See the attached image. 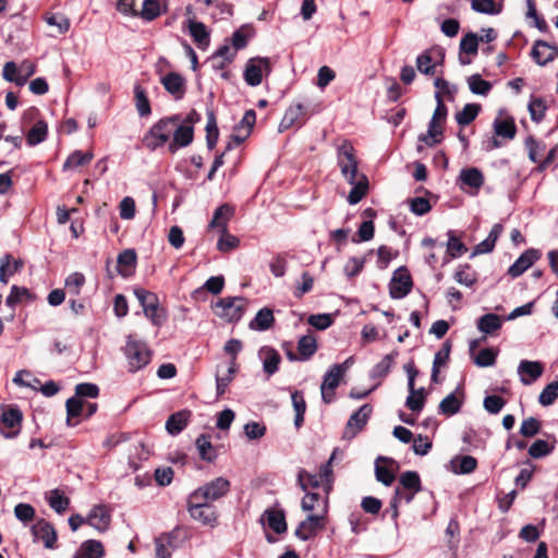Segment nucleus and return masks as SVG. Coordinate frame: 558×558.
I'll use <instances>...</instances> for the list:
<instances>
[{"instance_id":"nucleus-17","label":"nucleus","mask_w":558,"mask_h":558,"mask_svg":"<svg viewBox=\"0 0 558 558\" xmlns=\"http://www.w3.org/2000/svg\"><path fill=\"white\" fill-rule=\"evenodd\" d=\"M137 263V255L135 250L126 248L122 251L117 258V269L119 275L124 278H128L134 274L135 267Z\"/></svg>"},{"instance_id":"nucleus-52","label":"nucleus","mask_w":558,"mask_h":558,"mask_svg":"<svg viewBox=\"0 0 558 558\" xmlns=\"http://www.w3.org/2000/svg\"><path fill=\"white\" fill-rule=\"evenodd\" d=\"M325 482L319 477L318 474H311L305 470L301 469L298 473V484L302 490L306 492L307 487L313 488L319 487Z\"/></svg>"},{"instance_id":"nucleus-59","label":"nucleus","mask_w":558,"mask_h":558,"mask_svg":"<svg viewBox=\"0 0 558 558\" xmlns=\"http://www.w3.org/2000/svg\"><path fill=\"white\" fill-rule=\"evenodd\" d=\"M134 295L136 296L137 301L143 307V311H145L146 308L151 310L153 305H159V300L157 295L143 288L134 289Z\"/></svg>"},{"instance_id":"nucleus-37","label":"nucleus","mask_w":558,"mask_h":558,"mask_svg":"<svg viewBox=\"0 0 558 558\" xmlns=\"http://www.w3.org/2000/svg\"><path fill=\"white\" fill-rule=\"evenodd\" d=\"M298 351L300 360H308L317 351L316 339L311 335L302 336L298 341Z\"/></svg>"},{"instance_id":"nucleus-34","label":"nucleus","mask_w":558,"mask_h":558,"mask_svg":"<svg viewBox=\"0 0 558 558\" xmlns=\"http://www.w3.org/2000/svg\"><path fill=\"white\" fill-rule=\"evenodd\" d=\"M398 356V352H391L386 354L380 362H378L369 373V377L372 379H381L386 377L395 362V359Z\"/></svg>"},{"instance_id":"nucleus-41","label":"nucleus","mask_w":558,"mask_h":558,"mask_svg":"<svg viewBox=\"0 0 558 558\" xmlns=\"http://www.w3.org/2000/svg\"><path fill=\"white\" fill-rule=\"evenodd\" d=\"M47 501L49 506L59 514L63 513L70 505V499L65 497L64 494L59 489L50 490L47 497Z\"/></svg>"},{"instance_id":"nucleus-60","label":"nucleus","mask_w":558,"mask_h":558,"mask_svg":"<svg viewBox=\"0 0 558 558\" xmlns=\"http://www.w3.org/2000/svg\"><path fill=\"white\" fill-rule=\"evenodd\" d=\"M558 399V380L549 383L539 393L538 402L543 407L551 405Z\"/></svg>"},{"instance_id":"nucleus-45","label":"nucleus","mask_w":558,"mask_h":558,"mask_svg":"<svg viewBox=\"0 0 558 558\" xmlns=\"http://www.w3.org/2000/svg\"><path fill=\"white\" fill-rule=\"evenodd\" d=\"M480 110V105L466 104L461 111L456 113L457 123L462 126L470 124L472 121L475 120Z\"/></svg>"},{"instance_id":"nucleus-50","label":"nucleus","mask_w":558,"mask_h":558,"mask_svg":"<svg viewBox=\"0 0 558 558\" xmlns=\"http://www.w3.org/2000/svg\"><path fill=\"white\" fill-rule=\"evenodd\" d=\"M381 461H391L384 457H378L375 463V475L376 480L383 483L385 486H390L395 481V474L386 466L381 465Z\"/></svg>"},{"instance_id":"nucleus-58","label":"nucleus","mask_w":558,"mask_h":558,"mask_svg":"<svg viewBox=\"0 0 558 558\" xmlns=\"http://www.w3.org/2000/svg\"><path fill=\"white\" fill-rule=\"evenodd\" d=\"M171 534H163L155 538L156 558H171Z\"/></svg>"},{"instance_id":"nucleus-11","label":"nucleus","mask_w":558,"mask_h":558,"mask_svg":"<svg viewBox=\"0 0 558 558\" xmlns=\"http://www.w3.org/2000/svg\"><path fill=\"white\" fill-rule=\"evenodd\" d=\"M324 529V517L318 514H310L296 527L294 534L302 541L314 537L318 531Z\"/></svg>"},{"instance_id":"nucleus-36","label":"nucleus","mask_w":558,"mask_h":558,"mask_svg":"<svg viewBox=\"0 0 558 558\" xmlns=\"http://www.w3.org/2000/svg\"><path fill=\"white\" fill-rule=\"evenodd\" d=\"M292 405L295 411L294 426L300 429L304 422V414L306 411V402L301 391H293L291 393Z\"/></svg>"},{"instance_id":"nucleus-18","label":"nucleus","mask_w":558,"mask_h":558,"mask_svg":"<svg viewBox=\"0 0 558 558\" xmlns=\"http://www.w3.org/2000/svg\"><path fill=\"white\" fill-rule=\"evenodd\" d=\"M408 390L409 396L405 400V407L412 412L420 413L423 410L426 401L425 389H415V384H413V376H411L408 380Z\"/></svg>"},{"instance_id":"nucleus-35","label":"nucleus","mask_w":558,"mask_h":558,"mask_svg":"<svg viewBox=\"0 0 558 558\" xmlns=\"http://www.w3.org/2000/svg\"><path fill=\"white\" fill-rule=\"evenodd\" d=\"M94 155L90 151L83 153L81 150H74L64 161L62 166L63 171H68L77 167L88 165Z\"/></svg>"},{"instance_id":"nucleus-15","label":"nucleus","mask_w":558,"mask_h":558,"mask_svg":"<svg viewBox=\"0 0 558 558\" xmlns=\"http://www.w3.org/2000/svg\"><path fill=\"white\" fill-rule=\"evenodd\" d=\"M161 84L174 99L180 100L184 97L186 90L185 80L181 74L170 72L161 77Z\"/></svg>"},{"instance_id":"nucleus-39","label":"nucleus","mask_w":558,"mask_h":558,"mask_svg":"<svg viewBox=\"0 0 558 558\" xmlns=\"http://www.w3.org/2000/svg\"><path fill=\"white\" fill-rule=\"evenodd\" d=\"M501 320L496 314H485L481 316L477 320V328L480 331L490 335L494 331L500 329Z\"/></svg>"},{"instance_id":"nucleus-14","label":"nucleus","mask_w":558,"mask_h":558,"mask_svg":"<svg viewBox=\"0 0 558 558\" xmlns=\"http://www.w3.org/2000/svg\"><path fill=\"white\" fill-rule=\"evenodd\" d=\"M531 56L539 65H545L558 56V48L544 40H536L533 45Z\"/></svg>"},{"instance_id":"nucleus-54","label":"nucleus","mask_w":558,"mask_h":558,"mask_svg":"<svg viewBox=\"0 0 558 558\" xmlns=\"http://www.w3.org/2000/svg\"><path fill=\"white\" fill-rule=\"evenodd\" d=\"M338 454H342V452L335 448L328 461L320 466L319 477L326 483V490L328 492L331 488L332 482V462L337 459Z\"/></svg>"},{"instance_id":"nucleus-55","label":"nucleus","mask_w":558,"mask_h":558,"mask_svg":"<svg viewBox=\"0 0 558 558\" xmlns=\"http://www.w3.org/2000/svg\"><path fill=\"white\" fill-rule=\"evenodd\" d=\"M454 280L465 287H472L476 282V275L471 270V266L465 264L458 267Z\"/></svg>"},{"instance_id":"nucleus-21","label":"nucleus","mask_w":558,"mask_h":558,"mask_svg":"<svg viewBox=\"0 0 558 558\" xmlns=\"http://www.w3.org/2000/svg\"><path fill=\"white\" fill-rule=\"evenodd\" d=\"M543 365L537 361L523 360L520 362L518 373L521 375V381L524 385H530L543 374Z\"/></svg>"},{"instance_id":"nucleus-56","label":"nucleus","mask_w":558,"mask_h":558,"mask_svg":"<svg viewBox=\"0 0 558 558\" xmlns=\"http://www.w3.org/2000/svg\"><path fill=\"white\" fill-rule=\"evenodd\" d=\"M161 13V7L158 0H144L142 10L138 12L142 19L153 21Z\"/></svg>"},{"instance_id":"nucleus-16","label":"nucleus","mask_w":558,"mask_h":558,"mask_svg":"<svg viewBox=\"0 0 558 558\" xmlns=\"http://www.w3.org/2000/svg\"><path fill=\"white\" fill-rule=\"evenodd\" d=\"M189 513L194 520H197L205 525L215 526L217 524V511L210 502L189 507Z\"/></svg>"},{"instance_id":"nucleus-12","label":"nucleus","mask_w":558,"mask_h":558,"mask_svg":"<svg viewBox=\"0 0 558 558\" xmlns=\"http://www.w3.org/2000/svg\"><path fill=\"white\" fill-rule=\"evenodd\" d=\"M36 539H41L46 548H53L57 542V531L53 525L46 520H38L31 529Z\"/></svg>"},{"instance_id":"nucleus-29","label":"nucleus","mask_w":558,"mask_h":558,"mask_svg":"<svg viewBox=\"0 0 558 558\" xmlns=\"http://www.w3.org/2000/svg\"><path fill=\"white\" fill-rule=\"evenodd\" d=\"M199 458L206 462H214L217 459V451L210 441V436L202 434L195 440Z\"/></svg>"},{"instance_id":"nucleus-33","label":"nucleus","mask_w":558,"mask_h":558,"mask_svg":"<svg viewBox=\"0 0 558 558\" xmlns=\"http://www.w3.org/2000/svg\"><path fill=\"white\" fill-rule=\"evenodd\" d=\"M274 322L272 311L268 307H264L257 312L254 319L250 323V328L264 331L269 329L274 325Z\"/></svg>"},{"instance_id":"nucleus-64","label":"nucleus","mask_w":558,"mask_h":558,"mask_svg":"<svg viewBox=\"0 0 558 558\" xmlns=\"http://www.w3.org/2000/svg\"><path fill=\"white\" fill-rule=\"evenodd\" d=\"M412 214L416 216H424L432 210V205L425 197H413L408 201Z\"/></svg>"},{"instance_id":"nucleus-23","label":"nucleus","mask_w":558,"mask_h":558,"mask_svg":"<svg viewBox=\"0 0 558 558\" xmlns=\"http://www.w3.org/2000/svg\"><path fill=\"white\" fill-rule=\"evenodd\" d=\"M262 520H266L268 526L277 534H282L287 531L284 512L280 509L265 510Z\"/></svg>"},{"instance_id":"nucleus-8","label":"nucleus","mask_w":558,"mask_h":558,"mask_svg":"<svg viewBox=\"0 0 558 558\" xmlns=\"http://www.w3.org/2000/svg\"><path fill=\"white\" fill-rule=\"evenodd\" d=\"M23 414L19 408H9L0 416V433L5 438H14L21 429Z\"/></svg>"},{"instance_id":"nucleus-40","label":"nucleus","mask_w":558,"mask_h":558,"mask_svg":"<svg viewBox=\"0 0 558 558\" xmlns=\"http://www.w3.org/2000/svg\"><path fill=\"white\" fill-rule=\"evenodd\" d=\"M471 9L477 13L497 15L501 12L502 5L497 4L495 0H472Z\"/></svg>"},{"instance_id":"nucleus-24","label":"nucleus","mask_w":558,"mask_h":558,"mask_svg":"<svg viewBox=\"0 0 558 558\" xmlns=\"http://www.w3.org/2000/svg\"><path fill=\"white\" fill-rule=\"evenodd\" d=\"M305 114V108L301 104L290 106L279 123V132H284L295 124L300 123L301 118Z\"/></svg>"},{"instance_id":"nucleus-38","label":"nucleus","mask_w":558,"mask_h":558,"mask_svg":"<svg viewBox=\"0 0 558 558\" xmlns=\"http://www.w3.org/2000/svg\"><path fill=\"white\" fill-rule=\"evenodd\" d=\"M171 136L175 143H179L181 147L189 146L194 138V129L191 125L177 124L173 128Z\"/></svg>"},{"instance_id":"nucleus-62","label":"nucleus","mask_w":558,"mask_h":558,"mask_svg":"<svg viewBox=\"0 0 558 558\" xmlns=\"http://www.w3.org/2000/svg\"><path fill=\"white\" fill-rule=\"evenodd\" d=\"M416 68L418 72L425 75H434L436 64L433 62L429 51H424L416 58Z\"/></svg>"},{"instance_id":"nucleus-53","label":"nucleus","mask_w":558,"mask_h":558,"mask_svg":"<svg viewBox=\"0 0 558 558\" xmlns=\"http://www.w3.org/2000/svg\"><path fill=\"white\" fill-rule=\"evenodd\" d=\"M527 109L532 121L539 123L545 117L547 107L542 98L532 97L529 101Z\"/></svg>"},{"instance_id":"nucleus-1","label":"nucleus","mask_w":558,"mask_h":558,"mask_svg":"<svg viewBox=\"0 0 558 558\" xmlns=\"http://www.w3.org/2000/svg\"><path fill=\"white\" fill-rule=\"evenodd\" d=\"M179 122H181V117L179 114L162 118L157 121L144 135V146L151 151L162 147L169 142L173 128Z\"/></svg>"},{"instance_id":"nucleus-25","label":"nucleus","mask_w":558,"mask_h":558,"mask_svg":"<svg viewBox=\"0 0 558 558\" xmlns=\"http://www.w3.org/2000/svg\"><path fill=\"white\" fill-rule=\"evenodd\" d=\"M189 31L199 49H206L209 46V32L204 23L189 20Z\"/></svg>"},{"instance_id":"nucleus-48","label":"nucleus","mask_w":558,"mask_h":558,"mask_svg":"<svg viewBox=\"0 0 558 558\" xmlns=\"http://www.w3.org/2000/svg\"><path fill=\"white\" fill-rule=\"evenodd\" d=\"M66 424L73 426L71 420L81 416L85 411V402L76 397H71L66 400Z\"/></svg>"},{"instance_id":"nucleus-5","label":"nucleus","mask_w":558,"mask_h":558,"mask_svg":"<svg viewBox=\"0 0 558 558\" xmlns=\"http://www.w3.org/2000/svg\"><path fill=\"white\" fill-rule=\"evenodd\" d=\"M231 483L226 477L219 476L196 489L195 498L203 497L211 504L230 492Z\"/></svg>"},{"instance_id":"nucleus-13","label":"nucleus","mask_w":558,"mask_h":558,"mask_svg":"<svg viewBox=\"0 0 558 558\" xmlns=\"http://www.w3.org/2000/svg\"><path fill=\"white\" fill-rule=\"evenodd\" d=\"M342 377L343 376L338 371H335L333 366L325 373L320 385L322 399L325 403L332 402L335 390L339 386Z\"/></svg>"},{"instance_id":"nucleus-19","label":"nucleus","mask_w":558,"mask_h":558,"mask_svg":"<svg viewBox=\"0 0 558 558\" xmlns=\"http://www.w3.org/2000/svg\"><path fill=\"white\" fill-rule=\"evenodd\" d=\"M110 521V514L104 506H95L86 517V523L99 532L107 531Z\"/></svg>"},{"instance_id":"nucleus-4","label":"nucleus","mask_w":558,"mask_h":558,"mask_svg":"<svg viewBox=\"0 0 558 558\" xmlns=\"http://www.w3.org/2000/svg\"><path fill=\"white\" fill-rule=\"evenodd\" d=\"M245 307V299L240 296H227L215 304V313L227 322L241 319Z\"/></svg>"},{"instance_id":"nucleus-63","label":"nucleus","mask_w":558,"mask_h":558,"mask_svg":"<svg viewBox=\"0 0 558 558\" xmlns=\"http://www.w3.org/2000/svg\"><path fill=\"white\" fill-rule=\"evenodd\" d=\"M497 357V351L486 348L478 352V354L473 359V362L478 367H489L495 365Z\"/></svg>"},{"instance_id":"nucleus-61","label":"nucleus","mask_w":558,"mask_h":558,"mask_svg":"<svg viewBox=\"0 0 558 558\" xmlns=\"http://www.w3.org/2000/svg\"><path fill=\"white\" fill-rule=\"evenodd\" d=\"M251 37V29L247 26H241L236 29L231 37V44L235 51L241 50L247 46Z\"/></svg>"},{"instance_id":"nucleus-47","label":"nucleus","mask_w":558,"mask_h":558,"mask_svg":"<svg viewBox=\"0 0 558 558\" xmlns=\"http://www.w3.org/2000/svg\"><path fill=\"white\" fill-rule=\"evenodd\" d=\"M448 241L446 243L447 246V253L450 255L451 258H458L464 253H466L468 248L464 245V243L456 236L454 232L452 230H449L447 232Z\"/></svg>"},{"instance_id":"nucleus-28","label":"nucleus","mask_w":558,"mask_h":558,"mask_svg":"<svg viewBox=\"0 0 558 558\" xmlns=\"http://www.w3.org/2000/svg\"><path fill=\"white\" fill-rule=\"evenodd\" d=\"M450 352H451V342L449 340H446L442 343L441 349L438 352H436V354L434 356L432 376H430V379L433 383L437 384L439 381L438 376H439L440 367L446 365L447 362L449 361Z\"/></svg>"},{"instance_id":"nucleus-22","label":"nucleus","mask_w":558,"mask_h":558,"mask_svg":"<svg viewBox=\"0 0 558 558\" xmlns=\"http://www.w3.org/2000/svg\"><path fill=\"white\" fill-rule=\"evenodd\" d=\"M234 215V207L230 204L220 205L214 213L213 219L209 222V228L218 229L219 232H225L227 229L228 221Z\"/></svg>"},{"instance_id":"nucleus-27","label":"nucleus","mask_w":558,"mask_h":558,"mask_svg":"<svg viewBox=\"0 0 558 558\" xmlns=\"http://www.w3.org/2000/svg\"><path fill=\"white\" fill-rule=\"evenodd\" d=\"M105 555L101 542L87 539L81 544L73 558H102Z\"/></svg>"},{"instance_id":"nucleus-20","label":"nucleus","mask_w":558,"mask_h":558,"mask_svg":"<svg viewBox=\"0 0 558 558\" xmlns=\"http://www.w3.org/2000/svg\"><path fill=\"white\" fill-rule=\"evenodd\" d=\"M192 412L190 410H181L171 414L166 422V430L171 436L179 435L189 424Z\"/></svg>"},{"instance_id":"nucleus-6","label":"nucleus","mask_w":558,"mask_h":558,"mask_svg":"<svg viewBox=\"0 0 558 558\" xmlns=\"http://www.w3.org/2000/svg\"><path fill=\"white\" fill-rule=\"evenodd\" d=\"M263 72L267 74L270 72V61L265 57L251 58L244 70V81L247 85L255 87L263 81Z\"/></svg>"},{"instance_id":"nucleus-43","label":"nucleus","mask_w":558,"mask_h":558,"mask_svg":"<svg viewBox=\"0 0 558 558\" xmlns=\"http://www.w3.org/2000/svg\"><path fill=\"white\" fill-rule=\"evenodd\" d=\"M134 97H135V106H136L138 114L141 117L149 116L151 112V109H150V104H149L148 97L146 95L145 89L138 84H136L134 86Z\"/></svg>"},{"instance_id":"nucleus-2","label":"nucleus","mask_w":558,"mask_h":558,"mask_svg":"<svg viewBox=\"0 0 558 558\" xmlns=\"http://www.w3.org/2000/svg\"><path fill=\"white\" fill-rule=\"evenodd\" d=\"M124 354L132 373L142 369L150 362V351L146 343L134 339L132 335L128 337Z\"/></svg>"},{"instance_id":"nucleus-26","label":"nucleus","mask_w":558,"mask_h":558,"mask_svg":"<svg viewBox=\"0 0 558 558\" xmlns=\"http://www.w3.org/2000/svg\"><path fill=\"white\" fill-rule=\"evenodd\" d=\"M259 355L263 357V369L268 375H274L278 368L281 361L280 354L270 347H264L259 351Z\"/></svg>"},{"instance_id":"nucleus-46","label":"nucleus","mask_w":558,"mask_h":558,"mask_svg":"<svg viewBox=\"0 0 558 558\" xmlns=\"http://www.w3.org/2000/svg\"><path fill=\"white\" fill-rule=\"evenodd\" d=\"M399 485L403 489L414 493H418L422 489L420 475L415 471H407L402 473L399 477Z\"/></svg>"},{"instance_id":"nucleus-3","label":"nucleus","mask_w":558,"mask_h":558,"mask_svg":"<svg viewBox=\"0 0 558 558\" xmlns=\"http://www.w3.org/2000/svg\"><path fill=\"white\" fill-rule=\"evenodd\" d=\"M337 160L341 174L345 178L348 183H353L352 181L360 174L357 172L355 149L350 142L344 141L338 147Z\"/></svg>"},{"instance_id":"nucleus-44","label":"nucleus","mask_w":558,"mask_h":558,"mask_svg":"<svg viewBox=\"0 0 558 558\" xmlns=\"http://www.w3.org/2000/svg\"><path fill=\"white\" fill-rule=\"evenodd\" d=\"M462 407V401L459 400L454 392L452 393H449L447 397H445L440 403H439V413L446 415V416H451V415H454L456 413H458L460 411Z\"/></svg>"},{"instance_id":"nucleus-31","label":"nucleus","mask_w":558,"mask_h":558,"mask_svg":"<svg viewBox=\"0 0 558 558\" xmlns=\"http://www.w3.org/2000/svg\"><path fill=\"white\" fill-rule=\"evenodd\" d=\"M459 179L462 184L478 190L484 184V175L477 168L471 167L460 171Z\"/></svg>"},{"instance_id":"nucleus-57","label":"nucleus","mask_w":558,"mask_h":558,"mask_svg":"<svg viewBox=\"0 0 558 558\" xmlns=\"http://www.w3.org/2000/svg\"><path fill=\"white\" fill-rule=\"evenodd\" d=\"M452 463H457L454 464V472L458 474L472 473L477 466V461L472 456L458 457Z\"/></svg>"},{"instance_id":"nucleus-9","label":"nucleus","mask_w":558,"mask_h":558,"mask_svg":"<svg viewBox=\"0 0 558 558\" xmlns=\"http://www.w3.org/2000/svg\"><path fill=\"white\" fill-rule=\"evenodd\" d=\"M373 412V408L371 404L366 403L359 408L349 418L345 429L343 432V437L351 439L353 438L360 430L368 422L371 414Z\"/></svg>"},{"instance_id":"nucleus-42","label":"nucleus","mask_w":558,"mask_h":558,"mask_svg":"<svg viewBox=\"0 0 558 558\" xmlns=\"http://www.w3.org/2000/svg\"><path fill=\"white\" fill-rule=\"evenodd\" d=\"M47 123L39 120L28 131L26 141L29 146H35L46 140L47 136Z\"/></svg>"},{"instance_id":"nucleus-49","label":"nucleus","mask_w":558,"mask_h":558,"mask_svg":"<svg viewBox=\"0 0 558 558\" xmlns=\"http://www.w3.org/2000/svg\"><path fill=\"white\" fill-rule=\"evenodd\" d=\"M556 440L549 444L547 440L537 439L529 448V454L534 459L544 458L550 454L555 448Z\"/></svg>"},{"instance_id":"nucleus-32","label":"nucleus","mask_w":558,"mask_h":558,"mask_svg":"<svg viewBox=\"0 0 558 558\" xmlns=\"http://www.w3.org/2000/svg\"><path fill=\"white\" fill-rule=\"evenodd\" d=\"M494 132L497 136L512 140L517 133L514 120L510 117L505 119L497 118L494 121Z\"/></svg>"},{"instance_id":"nucleus-7","label":"nucleus","mask_w":558,"mask_h":558,"mask_svg":"<svg viewBox=\"0 0 558 558\" xmlns=\"http://www.w3.org/2000/svg\"><path fill=\"white\" fill-rule=\"evenodd\" d=\"M413 282L409 270L402 266L395 270L389 283V294L392 299H403L412 289Z\"/></svg>"},{"instance_id":"nucleus-30","label":"nucleus","mask_w":558,"mask_h":558,"mask_svg":"<svg viewBox=\"0 0 558 558\" xmlns=\"http://www.w3.org/2000/svg\"><path fill=\"white\" fill-rule=\"evenodd\" d=\"M352 182L353 183H350L352 189L348 195V202L351 205H355L366 195L368 190V180L365 174L361 173Z\"/></svg>"},{"instance_id":"nucleus-51","label":"nucleus","mask_w":558,"mask_h":558,"mask_svg":"<svg viewBox=\"0 0 558 558\" xmlns=\"http://www.w3.org/2000/svg\"><path fill=\"white\" fill-rule=\"evenodd\" d=\"M470 90L475 95L486 96L492 89V84L481 77L480 74H473L468 78Z\"/></svg>"},{"instance_id":"nucleus-10","label":"nucleus","mask_w":558,"mask_h":558,"mask_svg":"<svg viewBox=\"0 0 558 558\" xmlns=\"http://www.w3.org/2000/svg\"><path fill=\"white\" fill-rule=\"evenodd\" d=\"M541 252L536 248L524 251L517 260L508 268L507 274L517 278L527 270L536 260L541 258Z\"/></svg>"}]
</instances>
